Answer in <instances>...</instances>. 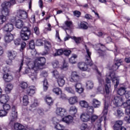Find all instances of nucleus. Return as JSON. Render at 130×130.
Masks as SVG:
<instances>
[{
	"instance_id": "1",
	"label": "nucleus",
	"mask_w": 130,
	"mask_h": 130,
	"mask_svg": "<svg viewBox=\"0 0 130 130\" xmlns=\"http://www.w3.org/2000/svg\"><path fill=\"white\" fill-rule=\"evenodd\" d=\"M46 63V59L43 57H37L34 62L30 61L28 62V70L31 71V72L29 73V76H31L30 78L32 81H36L37 79V72H36V71L42 70L43 66H45Z\"/></svg>"
},
{
	"instance_id": "2",
	"label": "nucleus",
	"mask_w": 130,
	"mask_h": 130,
	"mask_svg": "<svg viewBox=\"0 0 130 130\" xmlns=\"http://www.w3.org/2000/svg\"><path fill=\"white\" fill-rule=\"evenodd\" d=\"M85 49L87 53V55L85 56L86 63L84 62H79L77 64V67L79 70H80V71H83V72L89 71L88 70V64L92 66V60L91 59V55L92 54V53L87 47V46H85Z\"/></svg>"
},
{
	"instance_id": "3",
	"label": "nucleus",
	"mask_w": 130,
	"mask_h": 130,
	"mask_svg": "<svg viewBox=\"0 0 130 130\" xmlns=\"http://www.w3.org/2000/svg\"><path fill=\"white\" fill-rule=\"evenodd\" d=\"M16 1L15 0H9L8 1H5L2 4V16H9L10 15V8L11 6L15 5Z\"/></svg>"
},
{
	"instance_id": "4",
	"label": "nucleus",
	"mask_w": 130,
	"mask_h": 130,
	"mask_svg": "<svg viewBox=\"0 0 130 130\" xmlns=\"http://www.w3.org/2000/svg\"><path fill=\"white\" fill-rule=\"evenodd\" d=\"M20 87L22 89H26V93L29 96L34 95L36 91V87L34 86H30L28 87V83L25 82H21L20 84Z\"/></svg>"
},
{
	"instance_id": "5",
	"label": "nucleus",
	"mask_w": 130,
	"mask_h": 130,
	"mask_svg": "<svg viewBox=\"0 0 130 130\" xmlns=\"http://www.w3.org/2000/svg\"><path fill=\"white\" fill-rule=\"evenodd\" d=\"M106 80H109V81L112 80L115 89L117 88V86L119 84V79L115 76V72H114V71L110 72L106 75Z\"/></svg>"
},
{
	"instance_id": "6",
	"label": "nucleus",
	"mask_w": 130,
	"mask_h": 130,
	"mask_svg": "<svg viewBox=\"0 0 130 130\" xmlns=\"http://www.w3.org/2000/svg\"><path fill=\"white\" fill-rule=\"evenodd\" d=\"M20 34L21 39L24 41H26V40H28L30 37L31 30H30V28L25 26L22 28Z\"/></svg>"
},
{
	"instance_id": "7",
	"label": "nucleus",
	"mask_w": 130,
	"mask_h": 130,
	"mask_svg": "<svg viewBox=\"0 0 130 130\" xmlns=\"http://www.w3.org/2000/svg\"><path fill=\"white\" fill-rule=\"evenodd\" d=\"M70 81L72 83H78V82H80V76L79 75V74H78V73H77V72H73L72 73L70 78Z\"/></svg>"
},
{
	"instance_id": "8",
	"label": "nucleus",
	"mask_w": 130,
	"mask_h": 130,
	"mask_svg": "<svg viewBox=\"0 0 130 130\" xmlns=\"http://www.w3.org/2000/svg\"><path fill=\"white\" fill-rule=\"evenodd\" d=\"M56 114L61 117H63L68 114V111L64 108H57L56 109Z\"/></svg>"
},
{
	"instance_id": "9",
	"label": "nucleus",
	"mask_w": 130,
	"mask_h": 130,
	"mask_svg": "<svg viewBox=\"0 0 130 130\" xmlns=\"http://www.w3.org/2000/svg\"><path fill=\"white\" fill-rule=\"evenodd\" d=\"M113 103L117 107H120L123 104V99L120 96H116L114 98Z\"/></svg>"
},
{
	"instance_id": "10",
	"label": "nucleus",
	"mask_w": 130,
	"mask_h": 130,
	"mask_svg": "<svg viewBox=\"0 0 130 130\" xmlns=\"http://www.w3.org/2000/svg\"><path fill=\"white\" fill-rule=\"evenodd\" d=\"M17 117H18V112L16 111V107L14 106L12 107V112L10 115L9 119L11 122L15 121V120L17 119Z\"/></svg>"
},
{
	"instance_id": "11",
	"label": "nucleus",
	"mask_w": 130,
	"mask_h": 130,
	"mask_svg": "<svg viewBox=\"0 0 130 130\" xmlns=\"http://www.w3.org/2000/svg\"><path fill=\"white\" fill-rule=\"evenodd\" d=\"M16 16L17 17H18V18H19L20 19L25 20V19H27V17H28V14H27V12H26V11L19 10L17 11Z\"/></svg>"
},
{
	"instance_id": "12",
	"label": "nucleus",
	"mask_w": 130,
	"mask_h": 130,
	"mask_svg": "<svg viewBox=\"0 0 130 130\" xmlns=\"http://www.w3.org/2000/svg\"><path fill=\"white\" fill-rule=\"evenodd\" d=\"M99 82L100 84V86L98 88V92H99L101 94H104V87L102 86L103 85H104V80L102 79V77L98 78Z\"/></svg>"
},
{
	"instance_id": "13",
	"label": "nucleus",
	"mask_w": 130,
	"mask_h": 130,
	"mask_svg": "<svg viewBox=\"0 0 130 130\" xmlns=\"http://www.w3.org/2000/svg\"><path fill=\"white\" fill-rule=\"evenodd\" d=\"M121 62H122V60L121 59H118L115 58L114 60V64L112 67V70L113 71H116L118 68L121 65Z\"/></svg>"
},
{
	"instance_id": "14",
	"label": "nucleus",
	"mask_w": 130,
	"mask_h": 130,
	"mask_svg": "<svg viewBox=\"0 0 130 130\" xmlns=\"http://www.w3.org/2000/svg\"><path fill=\"white\" fill-rule=\"evenodd\" d=\"M52 120L53 124H56L55 127L56 129L62 130L64 128V126L63 125L58 123V122H59V120L57 119V118L56 117L53 118Z\"/></svg>"
},
{
	"instance_id": "15",
	"label": "nucleus",
	"mask_w": 130,
	"mask_h": 130,
	"mask_svg": "<svg viewBox=\"0 0 130 130\" xmlns=\"http://www.w3.org/2000/svg\"><path fill=\"white\" fill-rule=\"evenodd\" d=\"M3 30L5 32H12L14 30V25L12 23H7L3 26Z\"/></svg>"
},
{
	"instance_id": "16",
	"label": "nucleus",
	"mask_w": 130,
	"mask_h": 130,
	"mask_svg": "<svg viewBox=\"0 0 130 130\" xmlns=\"http://www.w3.org/2000/svg\"><path fill=\"white\" fill-rule=\"evenodd\" d=\"M122 125V121H117L114 125V130H126V128L124 127H121Z\"/></svg>"
},
{
	"instance_id": "17",
	"label": "nucleus",
	"mask_w": 130,
	"mask_h": 130,
	"mask_svg": "<svg viewBox=\"0 0 130 130\" xmlns=\"http://www.w3.org/2000/svg\"><path fill=\"white\" fill-rule=\"evenodd\" d=\"M24 125H22L19 123L14 124V129L16 130H33V128H24Z\"/></svg>"
},
{
	"instance_id": "18",
	"label": "nucleus",
	"mask_w": 130,
	"mask_h": 130,
	"mask_svg": "<svg viewBox=\"0 0 130 130\" xmlns=\"http://www.w3.org/2000/svg\"><path fill=\"white\" fill-rule=\"evenodd\" d=\"M74 120V118L71 115L67 116L62 119V121L67 124H71Z\"/></svg>"
},
{
	"instance_id": "19",
	"label": "nucleus",
	"mask_w": 130,
	"mask_h": 130,
	"mask_svg": "<svg viewBox=\"0 0 130 130\" xmlns=\"http://www.w3.org/2000/svg\"><path fill=\"white\" fill-rule=\"evenodd\" d=\"M10 100V96L8 94H2L0 96V103L5 104Z\"/></svg>"
},
{
	"instance_id": "20",
	"label": "nucleus",
	"mask_w": 130,
	"mask_h": 130,
	"mask_svg": "<svg viewBox=\"0 0 130 130\" xmlns=\"http://www.w3.org/2000/svg\"><path fill=\"white\" fill-rule=\"evenodd\" d=\"M7 56L9 59H15L16 56H17V52L13 50L8 51Z\"/></svg>"
},
{
	"instance_id": "21",
	"label": "nucleus",
	"mask_w": 130,
	"mask_h": 130,
	"mask_svg": "<svg viewBox=\"0 0 130 130\" xmlns=\"http://www.w3.org/2000/svg\"><path fill=\"white\" fill-rule=\"evenodd\" d=\"M92 105L93 108H99L101 106V102L96 99H93L92 101Z\"/></svg>"
},
{
	"instance_id": "22",
	"label": "nucleus",
	"mask_w": 130,
	"mask_h": 130,
	"mask_svg": "<svg viewBox=\"0 0 130 130\" xmlns=\"http://www.w3.org/2000/svg\"><path fill=\"white\" fill-rule=\"evenodd\" d=\"M5 42L9 43L14 40V36L12 34H7L4 38Z\"/></svg>"
},
{
	"instance_id": "23",
	"label": "nucleus",
	"mask_w": 130,
	"mask_h": 130,
	"mask_svg": "<svg viewBox=\"0 0 130 130\" xmlns=\"http://www.w3.org/2000/svg\"><path fill=\"white\" fill-rule=\"evenodd\" d=\"M80 118L82 121L87 122V121H89V120H90V115L87 113H83L80 116Z\"/></svg>"
},
{
	"instance_id": "24",
	"label": "nucleus",
	"mask_w": 130,
	"mask_h": 130,
	"mask_svg": "<svg viewBox=\"0 0 130 130\" xmlns=\"http://www.w3.org/2000/svg\"><path fill=\"white\" fill-rule=\"evenodd\" d=\"M122 106L124 107V108H125V113L126 114H130V106L128 105V103H127V102H124L123 100V104L122 105Z\"/></svg>"
},
{
	"instance_id": "25",
	"label": "nucleus",
	"mask_w": 130,
	"mask_h": 130,
	"mask_svg": "<svg viewBox=\"0 0 130 130\" xmlns=\"http://www.w3.org/2000/svg\"><path fill=\"white\" fill-rule=\"evenodd\" d=\"M14 88V85L12 84H8L6 85L5 88V91L6 94H10L12 90Z\"/></svg>"
},
{
	"instance_id": "26",
	"label": "nucleus",
	"mask_w": 130,
	"mask_h": 130,
	"mask_svg": "<svg viewBox=\"0 0 130 130\" xmlns=\"http://www.w3.org/2000/svg\"><path fill=\"white\" fill-rule=\"evenodd\" d=\"M3 79L5 81L9 83V82L13 81V76L12 75H9V74H6L4 75Z\"/></svg>"
},
{
	"instance_id": "27",
	"label": "nucleus",
	"mask_w": 130,
	"mask_h": 130,
	"mask_svg": "<svg viewBox=\"0 0 130 130\" xmlns=\"http://www.w3.org/2000/svg\"><path fill=\"white\" fill-rule=\"evenodd\" d=\"M110 83L111 81L109 79H106V86H105V91L106 94H109V92H110V90L109 89H110Z\"/></svg>"
},
{
	"instance_id": "28",
	"label": "nucleus",
	"mask_w": 130,
	"mask_h": 130,
	"mask_svg": "<svg viewBox=\"0 0 130 130\" xmlns=\"http://www.w3.org/2000/svg\"><path fill=\"white\" fill-rule=\"evenodd\" d=\"M68 101L70 105H74V104H76L78 102V98L77 96H72L69 98Z\"/></svg>"
},
{
	"instance_id": "29",
	"label": "nucleus",
	"mask_w": 130,
	"mask_h": 130,
	"mask_svg": "<svg viewBox=\"0 0 130 130\" xmlns=\"http://www.w3.org/2000/svg\"><path fill=\"white\" fill-rule=\"evenodd\" d=\"M57 79V83L59 87H62V86H63V85H64V83H66L64 79H63V77L59 76V78Z\"/></svg>"
},
{
	"instance_id": "30",
	"label": "nucleus",
	"mask_w": 130,
	"mask_h": 130,
	"mask_svg": "<svg viewBox=\"0 0 130 130\" xmlns=\"http://www.w3.org/2000/svg\"><path fill=\"white\" fill-rule=\"evenodd\" d=\"M69 112L72 115H75L78 112V109L75 106H71L69 109Z\"/></svg>"
},
{
	"instance_id": "31",
	"label": "nucleus",
	"mask_w": 130,
	"mask_h": 130,
	"mask_svg": "<svg viewBox=\"0 0 130 130\" xmlns=\"http://www.w3.org/2000/svg\"><path fill=\"white\" fill-rule=\"evenodd\" d=\"M15 26L18 29H21L24 26V22L23 21L18 19L16 21Z\"/></svg>"
},
{
	"instance_id": "32",
	"label": "nucleus",
	"mask_w": 130,
	"mask_h": 130,
	"mask_svg": "<svg viewBox=\"0 0 130 130\" xmlns=\"http://www.w3.org/2000/svg\"><path fill=\"white\" fill-rule=\"evenodd\" d=\"M22 103L24 106H27L29 104V98L28 95H25L23 96Z\"/></svg>"
},
{
	"instance_id": "33",
	"label": "nucleus",
	"mask_w": 130,
	"mask_h": 130,
	"mask_svg": "<svg viewBox=\"0 0 130 130\" xmlns=\"http://www.w3.org/2000/svg\"><path fill=\"white\" fill-rule=\"evenodd\" d=\"M108 107H109V105L108 103L105 102L104 107V110L103 111V114L104 115H107V113H108Z\"/></svg>"
},
{
	"instance_id": "34",
	"label": "nucleus",
	"mask_w": 130,
	"mask_h": 130,
	"mask_svg": "<svg viewBox=\"0 0 130 130\" xmlns=\"http://www.w3.org/2000/svg\"><path fill=\"white\" fill-rule=\"evenodd\" d=\"M125 92H126V91L125 90V88L123 87H120L118 89L117 91V93L118 95H120V96H122L123 95H124L125 94Z\"/></svg>"
},
{
	"instance_id": "35",
	"label": "nucleus",
	"mask_w": 130,
	"mask_h": 130,
	"mask_svg": "<svg viewBox=\"0 0 130 130\" xmlns=\"http://www.w3.org/2000/svg\"><path fill=\"white\" fill-rule=\"evenodd\" d=\"M87 89L90 90L94 87V83L91 81H87L86 83Z\"/></svg>"
},
{
	"instance_id": "36",
	"label": "nucleus",
	"mask_w": 130,
	"mask_h": 130,
	"mask_svg": "<svg viewBox=\"0 0 130 130\" xmlns=\"http://www.w3.org/2000/svg\"><path fill=\"white\" fill-rule=\"evenodd\" d=\"M78 57V56L76 54L72 55V57L69 59V61L71 62V63H72V64H75L76 63V58Z\"/></svg>"
},
{
	"instance_id": "37",
	"label": "nucleus",
	"mask_w": 130,
	"mask_h": 130,
	"mask_svg": "<svg viewBox=\"0 0 130 130\" xmlns=\"http://www.w3.org/2000/svg\"><path fill=\"white\" fill-rule=\"evenodd\" d=\"M52 92L56 94V95H59V94H61V89L58 87H54L52 89Z\"/></svg>"
},
{
	"instance_id": "38",
	"label": "nucleus",
	"mask_w": 130,
	"mask_h": 130,
	"mask_svg": "<svg viewBox=\"0 0 130 130\" xmlns=\"http://www.w3.org/2000/svg\"><path fill=\"white\" fill-rule=\"evenodd\" d=\"M48 89V82H47V80L44 79L43 81V90L46 92L47 90Z\"/></svg>"
},
{
	"instance_id": "39",
	"label": "nucleus",
	"mask_w": 130,
	"mask_h": 130,
	"mask_svg": "<svg viewBox=\"0 0 130 130\" xmlns=\"http://www.w3.org/2000/svg\"><path fill=\"white\" fill-rule=\"evenodd\" d=\"M88 23L86 22H81L80 24V26L82 29H84L85 30L88 29Z\"/></svg>"
},
{
	"instance_id": "40",
	"label": "nucleus",
	"mask_w": 130,
	"mask_h": 130,
	"mask_svg": "<svg viewBox=\"0 0 130 130\" xmlns=\"http://www.w3.org/2000/svg\"><path fill=\"white\" fill-rule=\"evenodd\" d=\"M45 100L48 105H52L53 101H52V99L51 97H47Z\"/></svg>"
},
{
	"instance_id": "41",
	"label": "nucleus",
	"mask_w": 130,
	"mask_h": 130,
	"mask_svg": "<svg viewBox=\"0 0 130 130\" xmlns=\"http://www.w3.org/2000/svg\"><path fill=\"white\" fill-rule=\"evenodd\" d=\"M52 67L54 69L59 68V62L57 60H54L52 62Z\"/></svg>"
},
{
	"instance_id": "42",
	"label": "nucleus",
	"mask_w": 130,
	"mask_h": 130,
	"mask_svg": "<svg viewBox=\"0 0 130 130\" xmlns=\"http://www.w3.org/2000/svg\"><path fill=\"white\" fill-rule=\"evenodd\" d=\"M79 103L81 107H84L85 108H87V107H88V103L85 101H81Z\"/></svg>"
},
{
	"instance_id": "43",
	"label": "nucleus",
	"mask_w": 130,
	"mask_h": 130,
	"mask_svg": "<svg viewBox=\"0 0 130 130\" xmlns=\"http://www.w3.org/2000/svg\"><path fill=\"white\" fill-rule=\"evenodd\" d=\"M38 106V103L37 102V100H35L32 104L30 106V110H32L33 108H35V107Z\"/></svg>"
},
{
	"instance_id": "44",
	"label": "nucleus",
	"mask_w": 130,
	"mask_h": 130,
	"mask_svg": "<svg viewBox=\"0 0 130 130\" xmlns=\"http://www.w3.org/2000/svg\"><path fill=\"white\" fill-rule=\"evenodd\" d=\"M7 21V17L5 16L4 15L0 16V24L2 25L4 24L5 22Z\"/></svg>"
},
{
	"instance_id": "45",
	"label": "nucleus",
	"mask_w": 130,
	"mask_h": 130,
	"mask_svg": "<svg viewBox=\"0 0 130 130\" xmlns=\"http://www.w3.org/2000/svg\"><path fill=\"white\" fill-rule=\"evenodd\" d=\"M66 91L70 94H75V90L72 88V87H67L65 88Z\"/></svg>"
},
{
	"instance_id": "46",
	"label": "nucleus",
	"mask_w": 130,
	"mask_h": 130,
	"mask_svg": "<svg viewBox=\"0 0 130 130\" xmlns=\"http://www.w3.org/2000/svg\"><path fill=\"white\" fill-rule=\"evenodd\" d=\"M81 130H89V128L88 127V125L86 123H83L81 124L80 126Z\"/></svg>"
},
{
	"instance_id": "47",
	"label": "nucleus",
	"mask_w": 130,
	"mask_h": 130,
	"mask_svg": "<svg viewBox=\"0 0 130 130\" xmlns=\"http://www.w3.org/2000/svg\"><path fill=\"white\" fill-rule=\"evenodd\" d=\"M90 119H91V122H94V121H96V120L98 119V116L92 115L91 117H90Z\"/></svg>"
},
{
	"instance_id": "48",
	"label": "nucleus",
	"mask_w": 130,
	"mask_h": 130,
	"mask_svg": "<svg viewBox=\"0 0 130 130\" xmlns=\"http://www.w3.org/2000/svg\"><path fill=\"white\" fill-rule=\"evenodd\" d=\"M29 46L30 49H34L35 48V43H34V40H31L29 42Z\"/></svg>"
},
{
	"instance_id": "49",
	"label": "nucleus",
	"mask_w": 130,
	"mask_h": 130,
	"mask_svg": "<svg viewBox=\"0 0 130 130\" xmlns=\"http://www.w3.org/2000/svg\"><path fill=\"white\" fill-rule=\"evenodd\" d=\"M51 47L48 46H45V49L46 50L45 52H43L42 54V55H46V54H48V51L49 50V48Z\"/></svg>"
},
{
	"instance_id": "50",
	"label": "nucleus",
	"mask_w": 130,
	"mask_h": 130,
	"mask_svg": "<svg viewBox=\"0 0 130 130\" xmlns=\"http://www.w3.org/2000/svg\"><path fill=\"white\" fill-rule=\"evenodd\" d=\"M3 108L5 111H7L10 110V109H11V106H10V105L8 104H6L3 105Z\"/></svg>"
},
{
	"instance_id": "51",
	"label": "nucleus",
	"mask_w": 130,
	"mask_h": 130,
	"mask_svg": "<svg viewBox=\"0 0 130 130\" xmlns=\"http://www.w3.org/2000/svg\"><path fill=\"white\" fill-rule=\"evenodd\" d=\"M8 114V112L6 111L5 110H0V117H3L4 116H6Z\"/></svg>"
},
{
	"instance_id": "52",
	"label": "nucleus",
	"mask_w": 130,
	"mask_h": 130,
	"mask_svg": "<svg viewBox=\"0 0 130 130\" xmlns=\"http://www.w3.org/2000/svg\"><path fill=\"white\" fill-rule=\"evenodd\" d=\"M117 115L118 116H123L124 113H123V111H122V110L119 109L117 110Z\"/></svg>"
},
{
	"instance_id": "53",
	"label": "nucleus",
	"mask_w": 130,
	"mask_h": 130,
	"mask_svg": "<svg viewBox=\"0 0 130 130\" xmlns=\"http://www.w3.org/2000/svg\"><path fill=\"white\" fill-rule=\"evenodd\" d=\"M71 52H72V51L70 50H63V53L64 55H66V56H69V55L71 54Z\"/></svg>"
},
{
	"instance_id": "54",
	"label": "nucleus",
	"mask_w": 130,
	"mask_h": 130,
	"mask_svg": "<svg viewBox=\"0 0 130 130\" xmlns=\"http://www.w3.org/2000/svg\"><path fill=\"white\" fill-rule=\"evenodd\" d=\"M62 53H63V50L59 49L57 51L56 53L54 54V56H57V55H61V54Z\"/></svg>"
},
{
	"instance_id": "55",
	"label": "nucleus",
	"mask_w": 130,
	"mask_h": 130,
	"mask_svg": "<svg viewBox=\"0 0 130 130\" xmlns=\"http://www.w3.org/2000/svg\"><path fill=\"white\" fill-rule=\"evenodd\" d=\"M73 39L75 41L77 44H79L81 42V38H77L76 37H73Z\"/></svg>"
},
{
	"instance_id": "56",
	"label": "nucleus",
	"mask_w": 130,
	"mask_h": 130,
	"mask_svg": "<svg viewBox=\"0 0 130 130\" xmlns=\"http://www.w3.org/2000/svg\"><path fill=\"white\" fill-rule=\"evenodd\" d=\"M53 75L55 77H56V79H57L58 78L60 77V76L58 75V72H57V71L56 70H54L53 71Z\"/></svg>"
},
{
	"instance_id": "57",
	"label": "nucleus",
	"mask_w": 130,
	"mask_h": 130,
	"mask_svg": "<svg viewBox=\"0 0 130 130\" xmlns=\"http://www.w3.org/2000/svg\"><path fill=\"white\" fill-rule=\"evenodd\" d=\"M43 44V42L42 40H38L36 42V45L37 46H41Z\"/></svg>"
},
{
	"instance_id": "58",
	"label": "nucleus",
	"mask_w": 130,
	"mask_h": 130,
	"mask_svg": "<svg viewBox=\"0 0 130 130\" xmlns=\"http://www.w3.org/2000/svg\"><path fill=\"white\" fill-rule=\"evenodd\" d=\"M30 23H35L36 22V20L35 19V15H32L30 19H29Z\"/></svg>"
},
{
	"instance_id": "59",
	"label": "nucleus",
	"mask_w": 130,
	"mask_h": 130,
	"mask_svg": "<svg viewBox=\"0 0 130 130\" xmlns=\"http://www.w3.org/2000/svg\"><path fill=\"white\" fill-rule=\"evenodd\" d=\"M74 16L79 18L81 16V12L79 11H75L73 12Z\"/></svg>"
},
{
	"instance_id": "60",
	"label": "nucleus",
	"mask_w": 130,
	"mask_h": 130,
	"mask_svg": "<svg viewBox=\"0 0 130 130\" xmlns=\"http://www.w3.org/2000/svg\"><path fill=\"white\" fill-rule=\"evenodd\" d=\"M75 87L76 88V90L78 89H80L82 87V84H81L80 83H77L75 85Z\"/></svg>"
},
{
	"instance_id": "61",
	"label": "nucleus",
	"mask_w": 130,
	"mask_h": 130,
	"mask_svg": "<svg viewBox=\"0 0 130 130\" xmlns=\"http://www.w3.org/2000/svg\"><path fill=\"white\" fill-rule=\"evenodd\" d=\"M101 119H99L98 120V123L96 124V125H98V129L100 130V128H101Z\"/></svg>"
},
{
	"instance_id": "62",
	"label": "nucleus",
	"mask_w": 130,
	"mask_h": 130,
	"mask_svg": "<svg viewBox=\"0 0 130 130\" xmlns=\"http://www.w3.org/2000/svg\"><path fill=\"white\" fill-rule=\"evenodd\" d=\"M34 31H35V33L37 35H39L40 34V31H39V28H38V27L36 26L34 28Z\"/></svg>"
},
{
	"instance_id": "63",
	"label": "nucleus",
	"mask_w": 130,
	"mask_h": 130,
	"mask_svg": "<svg viewBox=\"0 0 130 130\" xmlns=\"http://www.w3.org/2000/svg\"><path fill=\"white\" fill-rule=\"evenodd\" d=\"M42 77H44V78H46L47 76H48V73L46 71H43L41 73Z\"/></svg>"
},
{
	"instance_id": "64",
	"label": "nucleus",
	"mask_w": 130,
	"mask_h": 130,
	"mask_svg": "<svg viewBox=\"0 0 130 130\" xmlns=\"http://www.w3.org/2000/svg\"><path fill=\"white\" fill-rule=\"evenodd\" d=\"M124 120H125V121L130 123V116H125L124 117Z\"/></svg>"
}]
</instances>
